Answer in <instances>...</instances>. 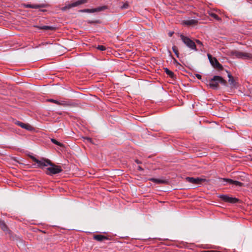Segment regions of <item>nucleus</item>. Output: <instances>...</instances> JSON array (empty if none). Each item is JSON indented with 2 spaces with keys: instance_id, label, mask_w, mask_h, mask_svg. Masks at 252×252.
Returning a JSON list of instances; mask_svg holds the SVG:
<instances>
[{
  "instance_id": "1",
  "label": "nucleus",
  "mask_w": 252,
  "mask_h": 252,
  "mask_svg": "<svg viewBox=\"0 0 252 252\" xmlns=\"http://www.w3.org/2000/svg\"><path fill=\"white\" fill-rule=\"evenodd\" d=\"M219 83L221 84L224 86H227V83L222 77L220 76H214L212 79H211L207 83V85L210 87V88L217 90L219 88Z\"/></svg>"
},
{
  "instance_id": "2",
  "label": "nucleus",
  "mask_w": 252,
  "mask_h": 252,
  "mask_svg": "<svg viewBox=\"0 0 252 252\" xmlns=\"http://www.w3.org/2000/svg\"><path fill=\"white\" fill-rule=\"evenodd\" d=\"M29 157L35 162V163L33 164L35 167L43 169L44 167L49 165V164H51V161L48 159L42 158L41 159L39 160L32 156H30Z\"/></svg>"
},
{
  "instance_id": "3",
  "label": "nucleus",
  "mask_w": 252,
  "mask_h": 252,
  "mask_svg": "<svg viewBox=\"0 0 252 252\" xmlns=\"http://www.w3.org/2000/svg\"><path fill=\"white\" fill-rule=\"evenodd\" d=\"M180 37L181 40L184 42V43L191 50H193L195 51H197V49L196 48V46L195 45V42L191 40L187 36H185L183 34L180 35Z\"/></svg>"
},
{
  "instance_id": "4",
  "label": "nucleus",
  "mask_w": 252,
  "mask_h": 252,
  "mask_svg": "<svg viewBox=\"0 0 252 252\" xmlns=\"http://www.w3.org/2000/svg\"><path fill=\"white\" fill-rule=\"evenodd\" d=\"M50 167L47 168L46 173L49 175H53L54 174L61 173L63 169L60 166L56 165L51 162V164H49Z\"/></svg>"
},
{
  "instance_id": "5",
  "label": "nucleus",
  "mask_w": 252,
  "mask_h": 252,
  "mask_svg": "<svg viewBox=\"0 0 252 252\" xmlns=\"http://www.w3.org/2000/svg\"><path fill=\"white\" fill-rule=\"evenodd\" d=\"M88 0H77L71 3H65V5L61 8V10L64 11L66 10L69 9L72 7L77 6L79 5L86 3L88 2Z\"/></svg>"
},
{
  "instance_id": "6",
  "label": "nucleus",
  "mask_w": 252,
  "mask_h": 252,
  "mask_svg": "<svg viewBox=\"0 0 252 252\" xmlns=\"http://www.w3.org/2000/svg\"><path fill=\"white\" fill-rule=\"evenodd\" d=\"M231 54L232 56L240 59H246L252 58V55L251 54L239 51H232Z\"/></svg>"
},
{
  "instance_id": "7",
  "label": "nucleus",
  "mask_w": 252,
  "mask_h": 252,
  "mask_svg": "<svg viewBox=\"0 0 252 252\" xmlns=\"http://www.w3.org/2000/svg\"><path fill=\"white\" fill-rule=\"evenodd\" d=\"M207 56L211 65L214 68L218 70H222L223 69V66L218 62V61L217 60L216 58L213 57L212 55L210 54H208Z\"/></svg>"
},
{
  "instance_id": "8",
  "label": "nucleus",
  "mask_w": 252,
  "mask_h": 252,
  "mask_svg": "<svg viewBox=\"0 0 252 252\" xmlns=\"http://www.w3.org/2000/svg\"><path fill=\"white\" fill-rule=\"evenodd\" d=\"M220 181L221 182V184L225 186L226 185V184H229L232 185H234L236 186L239 187H242L244 185L243 183L237 181H234L230 179H227V178H220Z\"/></svg>"
},
{
  "instance_id": "9",
  "label": "nucleus",
  "mask_w": 252,
  "mask_h": 252,
  "mask_svg": "<svg viewBox=\"0 0 252 252\" xmlns=\"http://www.w3.org/2000/svg\"><path fill=\"white\" fill-rule=\"evenodd\" d=\"M108 8V7L106 5L99 6L98 7L92 9H85L80 10V11L82 12H87V13H94L102 11H104Z\"/></svg>"
},
{
  "instance_id": "10",
  "label": "nucleus",
  "mask_w": 252,
  "mask_h": 252,
  "mask_svg": "<svg viewBox=\"0 0 252 252\" xmlns=\"http://www.w3.org/2000/svg\"><path fill=\"white\" fill-rule=\"evenodd\" d=\"M219 197L223 201L231 203H237L239 202V199L235 198V197H232L228 196L227 195H220Z\"/></svg>"
},
{
  "instance_id": "11",
  "label": "nucleus",
  "mask_w": 252,
  "mask_h": 252,
  "mask_svg": "<svg viewBox=\"0 0 252 252\" xmlns=\"http://www.w3.org/2000/svg\"><path fill=\"white\" fill-rule=\"evenodd\" d=\"M186 180L189 182L194 184H200L202 182L206 181L205 179L200 178H194L193 177H187Z\"/></svg>"
},
{
  "instance_id": "12",
  "label": "nucleus",
  "mask_w": 252,
  "mask_h": 252,
  "mask_svg": "<svg viewBox=\"0 0 252 252\" xmlns=\"http://www.w3.org/2000/svg\"><path fill=\"white\" fill-rule=\"evenodd\" d=\"M24 6L27 8L37 9V8L47 7H48V5L47 4H24Z\"/></svg>"
},
{
  "instance_id": "13",
  "label": "nucleus",
  "mask_w": 252,
  "mask_h": 252,
  "mask_svg": "<svg viewBox=\"0 0 252 252\" xmlns=\"http://www.w3.org/2000/svg\"><path fill=\"white\" fill-rule=\"evenodd\" d=\"M15 124L20 126L22 128L26 129L28 130H32L33 129V128L30 125L28 124H25L19 121H17L15 123Z\"/></svg>"
},
{
  "instance_id": "14",
  "label": "nucleus",
  "mask_w": 252,
  "mask_h": 252,
  "mask_svg": "<svg viewBox=\"0 0 252 252\" xmlns=\"http://www.w3.org/2000/svg\"><path fill=\"white\" fill-rule=\"evenodd\" d=\"M58 105L63 106L74 107L76 106L75 103L70 102L68 101L61 100L59 101Z\"/></svg>"
},
{
  "instance_id": "15",
  "label": "nucleus",
  "mask_w": 252,
  "mask_h": 252,
  "mask_svg": "<svg viewBox=\"0 0 252 252\" xmlns=\"http://www.w3.org/2000/svg\"><path fill=\"white\" fill-rule=\"evenodd\" d=\"M183 23L187 26H194L198 23V21L194 19L184 20Z\"/></svg>"
},
{
  "instance_id": "16",
  "label": "nucleus",
  "mask_w": 252,
  "mask_h": 252,
  "mask_svg": "<svg viewBox=\"0 0 252 252\" xmlns=\"http://www.w3.org/2000/svg\"><path fill=\"white\" fill-rule=\"evenodd\" d=\"M94 240H97L99 242L103 241L104 240H108V238L106 236L102 235H94Z\"/></svg>"
},
{
  "instance_id": "17",
  "label": "nucleus",
  "mask_w": 252,
  "mask_h": 252,
  "mask_svg": "<svg viewBox=\"0 0 252 252\" xmlns=\"http://www.w3.org/2000/svg\"><path fill=\"white\" fill-rule=\"evenodd\" d=\"M150 180L157 184H167L168 183V181L166 180H160L155 178H151Z\"/></svg>"
},
{
  "instance_id": "18",
  "label": "nucleus",
  "mask_w": 252,
  "mask_h": 252,
  "mask_svg": "<svg viewBox=\"0 0 252 252\" xmlns=\"http://www.w3.org/2000/svg\"><path fill=\"white\" fill-rule=\"evenodd\" d=\"M227 72L228 73V77L229 78L228 82L232 86H235L236 82L233 78V77L227 71Z\"/></svg>"
},
{
  "instance_id": "19",
  "label": "nucleus",
  "mask_w": 252,
  "mask_h": 252,
  "mask_svg": "<svg viewBox=\"0 0 252 252\" xmlns=\"http://www.w3.org/2000/svg\"><path fill=\"white\" fill-rule=\"evenodd\" d=\"M0 227L5 232H7L9 231L8 227L4 222L0 220Z\"/></svg>"
},
{
  "instance_id": "20",
  "label": "nucleus",
  "mask_w": 252,
  "mask_h": 252,
  "mask_svg": "<svg viewBox=\"0 0 252 252\" xmlns=\"http://www.w3.org/2000/svg\"><path fill=\"white\" fill-rule=\"evenodd\" d=\"M37 28L39 29L43 30H54L55 29L54 27L48 26H43L41 27L37 26Z\"/></svg>"
},
{
  "instance_id": "21",
  "label": "nucleus",
  "mask_w": 252,
  "mask_h": 252,
  "mask_svg": "<svg viewBox=\"0 0 252 252\" xmlns=\"http://www.w3.org/2000/svg\"><path fill=\"white\" fill-rule=\"evenodd\" d=\"M164 71L165 73L168 75L171 78H175V75L174 73L169 69H168L167 68H164Z\"/></svg>"
},
{
  "instance_id": "22",
  "label": "nucleus",
  "mask_w": 252,
  "mask_h": 252,
  "mask_svg": "<svg viewBox=\"0 0 252 252\" xmlns=\"http://www.w3.org/2000/svg\"><path fill=\"white\" fill-rule=\"evenodd\" d=\"M208 13L209 16L215 19L217 21H220L221 20L220 18H219V16L215 13L210 11H208Z\"/></svg>"
},
{
  "instance_id": "23",
  "label": "nucleus",
  "mask_w": 252,
  "mask_h": 252,
  "mask_svg": "<svg viewBox=\"0 0 252 252\" xmlns=\"http://www.w3.org/2000/svg\"><path fill=\"white\" fill-rule=\"evenodd\" d=\"M129 7V4L127 2L124 3L122 5L120 6L121 9H127Z\"/></svg>"
},
{
  "instance_id": "24",
  "label": "nucleus",
  "mask_w": 252,
  "mask_h": 252,
  "mask_svg": "<svg viewBox=\"0 0 252 252\" xmlns=\"http://www.w3.org/2000/svg\"><path fill=\"white\" fill-rule=\"evenodd\" d=\"M51 141L55 144L57 145H58L60 147H63V144H62L61 143L58 142V141H57L56 139H53V138H52L51 139Z\"/></svg>"
},
{
  "instance_id": "25",
  "label": "nucleus",
  "mask_w": 252,
  "mask_h": 252,
  "mask_svg": "<svg viewBox=\"0 0 252 252\" xmlns=\"http://www.w3.org/2000/svg\"><path fill=\"white\" fill-rule=\"evenodd\" d=\"M172 50L174 53L176 54L177 57H179V52L178 51L177 47L175 46L172 47Z\"/></svg>"
},
{
  "instance_id": "26",
  "label": "nucleus",
  "mask_w": 252,
  "mask_h": 252,
  "mask_svg": "<svg viewBox=\"0 0 252 252\" xmlns=\"http://www.w3.org/2000/svg\"><path fill=\"white\" fill-rule=\"evenodd\" d=\"M97 48L100 51H104L106 49V47L103 45H99Z\"/></svg>"
},
{
  "instance_id": "27",
  "label": "nucleus",
  "mask_w": 252,
  "mask_h": 252,
  "mask_svg": "<svg viewBox=\"0 0 252 252\" xmlns=\"http://www.w3.org/2000/svg\"><path fill=\"white\" fill-rule=\"evenodd\" d=\"M48 101H49V102H51L55 103H56V104L58 105V102H59L58 100H55V99H48Z\"/></svg>"
},
{
  "instance_id": "28",
  "label": "nucleus",
  "mask_w": 252,
  "mask_h": 252,
  "mask_svg": "<svg viewBox=\"0 0 252 252\" xmlns=\"http://www.w3.org/2000/svg\"><path fill=\"white\" fill-rule=\"evenodd\" d=\"M87 22L90 24H94V23H97L98 22L97 21H92V20H88Z\"/></svg>"
},
{
  "instance_id": "29",
  "label": "nucleus",
  "mask_w": 252,
  "mask_h": 252,
  "mask_svg": "<svg viewBox=\"0 0 252 252\" xmlns=\"http://www.w3.org/2000/svg\"><path fill=\"white\" fill-rule=\"evenodd\" d=\"M195 41L197 44L200 45L201 46L203 45L202 42L200 41V40L197 39L195 40Z\"/></svg>"
},
{
  "instance_id": "30",
  "label": "nucleus",
  "mask_w": 252,
  "mask_h": 252,
  "mask_svg": "<svg viewBox=\"0 0 252 252\" xmlns=\"http://www.w3.org/2000/svg\"><path fill=\"white\" fill-rule=\"evenodd\" d=\"M196 77H197V78H198V79H201V75L199 74H196L195 75Z\"/></svg>"
},
{
  "instance_id": "31",
  "label": "nucleus",
  "mask_w": 252,
  "mask_h": 252,
  "mask_svg": "<svg viewBox=\"0 0 252 252\" xmlns=\"http://www.w3.org/2000/svg\"><path fill=\"white\" fill-rule=\"evenodd\" d=\"M173 62H174V63L179 64V63H178L177 61L175 58H173Z\"/></svg>"
},
{
  "instance_id": "32",
  "label": "nucleus",
  "mask_w": 252,
  "mask_h": 252,
  "mask_svg": "<svg viewBox=\"0 0 252 252\" xmlns=\"http://www.w3.org/2000/svg\"><path fill=\"white\" fill-rule=\"evenodd\" d=\"M86 140L88 141L92 142V139L91 138H90V137H86Z\"/></svg>"
},
{
  "instance_id": "33",
  "label": "nucleus",
  "mask_w": 252,
  "mask_h": 252,
  "mask_svg": "<svg viewBox=\"0 0 252 252\" xmlns=\"http://www.w3.org/2000/svg\"><path fill=\"white\" fill-rule=\"evenodd\" d=\"M173 34V32H169L168 34L169 36H172V34Z\"/></svg>"
},
{
  "instance_id": "34",
  "label": "nucleus",
  "mask_w": 252,
  "mask_h": 252,
  "mask_svg": "<svg viewBox=\"0 0 252 252\" xmlns=\"http://www.w3.org/2000/svg\"><path fill=\"white\" fill-rule=\"evenodd\" d=\"M39 9H40L39 10L40 11H42V12H45V11H46V10H45V9H41L40 8H39Z\"/></svg>"
},
{
  "instance_id": "35",
  "label": "nucleus",
  "mask_w": 252,
  "mask_h": 252,
  "mask_svg": "<svg viewBox=\"0 0 252 252\" xmlns=\"http://www.w3.org/2000/svg\"><path fill=\"white\" fill-rule=\"evenodd\" d=\"M136 161L137 163H140V162H139L138 161L136 160Z\"/></svg>"
}]
</instances>
